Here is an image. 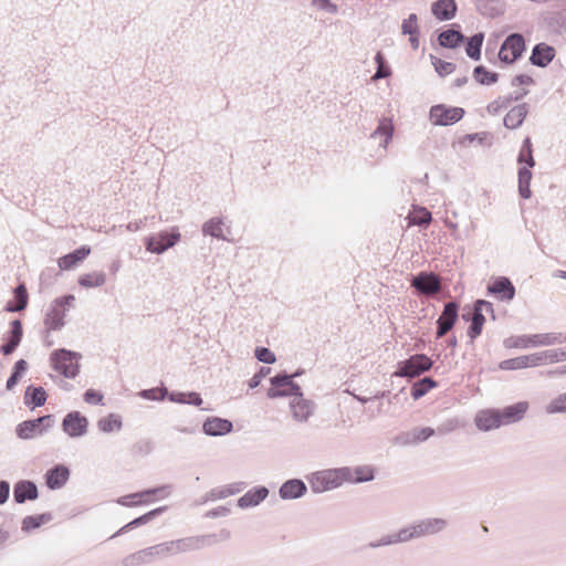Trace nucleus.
I'll use <instances>...</instances> for the list:
<instances>
[{"mask_svg": "<svg viewBox=\"0 0 566 566\" xmlns=\"http://www.w3.org/2000/svg\"><path fill=\"white\" fill-rule=\"evenodd\" d=\"M343 468L326 469L312 473L308 476L311 490L318 494L342 486L345 483Z\"/></svg>", "mask_w": 566, "mask_h": 566, "instance_id": "f257e3e1", "label": "nucleus"}, {"mask_svg": "<svg viewBox=\"0 0 566 566\" xmlns=\"http://www.w3.org/2000/svg\"><path fill=\"white\" fill-rule=\"evenodd\" d=\"M301 371L294 374L281 373L270 379L271 387L268 390L269 398L277 397H301L303 396L301 387L294 382V378L300 376Z\"/></svg>", "mask_w": 566, "mask_h": 566, "instance_id": "f03ea898", "label": "nucleus"}, {"mask_svg": "<svg viewBox=\"0 0 566 566\" xmlns=\"http://www.w3.org/2000/svg\"><path fill=\"white\" fill-rule=\"evenodd\" d=\"M172 556L199 551L207 546H212L218 543V538L216 534H206V535H197V536H188L179 539L169 541Z\"/></svg>", "mask_w": 566, "mask_h": 566, "instance_id": "7ed1b4c3", "label": "nucleus"}, {"mask_svg": "<svg viewBox=\"0 0 566 566\" xmlns=\"http://www.w3.org/2000/svg\"><path fill=\"white\" fill-rule=\"evenodd\" d=\"M432 365L430 356H409L408 359L399 363L398 369L392 376L412 379L429 370Z\"/></svg>", "mask_w": 566, "mask_h": 566, "instance_id": "20e7f679", "label": "nucleus"}, {"mask_svg": "<svg viewBox=\"0 0 566 566\" xmlns=\"http://www.w3.org/2000/svg\"><path fill=\"white\" fill-rule=\"evenodd\" d=\"M75 297L65 295L56 298L46 312L44 325L48 331H56L64 325L66 306H71Z\"/></svg>", "mask_w": 566, "mask_h": 566, "instance_id": "39448f33", "label": "nucleus"}, {"mask_svg": "<svg viewBox=\"0 0 566 566\" xmlns=\"http://www.w3.org/2000/svg\"><path fill=\"white\" fill-rule=\"evenodd\" d=\"M524 51V38L518 33H514L509 35L503 42L499 52V59L505 63H514Z\"/></svg>", "mask_w": 566, "mask_h": 566, "instance_id": "423d86ee", "label": "nucleus"}, {"mask_svg": "<svg viewBox=\"0 0 566 566\" xmlns=\"http://www.w3.org/2000/svg\"><path fill=\"white\" fill-rule=\"evenodd\" d=\"M464 115L461 107H449L446 105H434L430 109V120L433 125H452L459 122Z\"/></svg>", "mask_w": 566, "mask_h": 566, "instance_id": "0eeeda50", "label": "nucleus"}, {"mask_svg": "<svg viewBox=\"0 0 566 566\" xmlns=\"http://www.w3.org/2000/svg\"><path fill=\"white\" fill-rule=\"evenodd\" d=\"M87 427L88 420L80 411L69 412L62 420V429L71 438L85 436Z\"/></svg>", "mask_w": 566, "mask_h": 566, "instance_id": "6e6552de", "label": "nucleus"}, {"mask_svg": "<svg viewBox=\"0 0 566 566\" xmlns=\"http://www.w3.org/2000/svg\"><path fill=\"white\" fill-rule=\"evenodd\" d=\"M82 356H50V366L65 378L74 379L80 373L78 358Z\"/></svg>", "mask_w": 566, "mask_h": 566, "instance_id": "1a4fd4ad", "label": "nucleus"}, {"mask_svg": "<svg viewBox=\"0 0 566 566\" xmlns=\"http://www.w3.org/2000/svg\"><path fill=\"white\" fill-rule=\"evenodd\" d=\"M474 424L480 431L483 432L502 427L499 408H489L476 412L474 417Z\"/></svg>", "mask_w": 566, "mask_h": 566, "instance_id": "9d476101", "label": "nucleus"}, {"mask_svg": "<svg viewBox=\"0 0 566 566\" xmlns=\"http://www.w3.org/2000/svg\"><path fill=\"white\" fill-rule=\"evenodd\" d=\"M436 430L431 427H416L410 431L402 432L396 438V442L401 446H415L427 441L433 437Z\"/></svg>", "mask_w": 566, "mask_h": 566, "instance_id": "9b49d317", "label": "nucleus"}, {"mask_svg": "<svg viewBox=\"0 0 566 566\" xmlns=\"http://www.w3.org/2000/svg\"><path fill=\"white\" fill-rule=\"evenodd\" d=\"M411 285L420 293L432 295L441 290L439 277L433 273L421 272L411 281Z\"/></svg>", "mask_w": 566, "mask_h": 566, "instance_id": "f8f14e48", "label": "nucleus"}, {"mask_svg": "<svg viewBox=\"0 0 566 566\" xmlns=\"http://www.w3.org/2000/svg\"><path fill=\"white\" fill-rule=\"evenodd\" d=\"M554 356H515L513 358L500 363V368L503 370H516L526 367L541 366L547 358Z\"/></svg>", "mask_w": 566, "mask_h": 566, "instance_id": "ddd939ff", "label": "nucleus"}, {"mask_svg": "<svg viewBox=\"0 0 566 566\" xmlns=\"http://www.w3.org/2000/svg\"><path fill=\"white\" fill-rule=\"evenodd\" d=\"M180 239V233L175 231L171 233L160 232L148 239L146 248L153 253H163L168 248L172 247Z\"/></svg>", "mask_w": 566, "mask_h": 566, "instance_id": "4468645a", "label": "nucleus"}, {"mask_svg": "<svg viewBox=\"0 0 566 566\" xmlns=\"http://www.w3.org/2000/svg\"><path fill=\"white\" fill-rule=\"evenodd\" d=\"M306 493V483L297 478L286 480L279 489V496L284 501L301 499Z\"/></svg>", "mask_w": 566, "mask_h": 566, "instance_id": "2eb2a0df", "label": "nucleus"}, {"mask_svg": "<svg viewBox=\"0 0 566 566\" xmlns=\"http://www.w3.org/2000/svg\"><path fill=\"white\" fill-rule=\"evenodd\" d=\"M233 430V423L220 417H208L203 424L202 431L209 437H222L230 433Z\"/></svg>", "mask_w": 566, "mask_h": 566, "instance_id": "dca6fc26", "label": "nucleus"}, {"mask_svg": "<svg viewBox=\"0 0 566 566\" xmlns=\"http://www.w3.org/2000/svg\"><path fill=\"white\" fill-rule=\"evenodd\" d=\"M528 407L530 405L527 401H518L499 409L502 426H509L521 421L525 417Z\"/></svg>", "mask_w": 566, "mask_h": 566, "instance_id": "f3484780", "label": "nucleus"}, {"mask_svg": "<svg viewBox=\"0 0 566 566\" xmlns=\"http://www.w3.org/2000/svg\"><path fill=\"white\" fill-rule=\"evenodd\" d=\"M418 537H426L441 533L448 526V521L441 517H428L415 522Z\"/></svg>", "mask_w": 566, "mask_h": 566, "instance_id": "a211bd4d", "label": "nucleus"}, {"mask_svg": "<svg viewBox=\"0 0 566 566\" xmlns=\"http://www.w3.org/2000/svg\"><path fill=\"white\" fill-rule=\"evenodd\" d=\"M39 497L38 485L31 480H20L13 486V500L18 504Z\"/></svg>", "mask_w": 566, "mask_h": 566, "instance_id": "6ab92c4d", "label": "nucleus"}, {"mask_svg": "<svg viewBox=\"0 0 566 566\" xmlns=\"http://www.w3.org/2000/svg\"><path fill=\"white\" fill-rule=\"evenodd\" d=\"M70 478V469L64 464H55L44 475L45 485L50 490H59L65 485Z\"/></svg>", "mask_w": 566, "mask_h": 566, "instance_id": "aec40b11", "label": "nucleus"}, {"mask_svg": "<svg viewBox=\"0 0 566 566\" xmlns=\"http://www.w3.org/2000/svg\"><path fill=\"white\" fill-rule=\"evenodd\" d=\"M269 493L264 485L254 486L238 499V506L243 510L255 507L269 496Z\"/></svg>", "mask_w": 566, "mask_h": 566, "instance_id": "412c9836", "label": "nucleus"}, {"mask_svg": "<svg viewBox=\"0 0 566 566\" xmlns=\"http://www.w3.org/2000/svg\"><path fill=\"white\" fill-rule=\"evenodd\" d=\"M483 311H485V312H493L492 304L490 302H488V301H484V300L476 301L475 305H474V313H473V317H472V323H471V326L469 328V335L472 338L476 337L482 332V327H483V325L485 323V317L482 314Z\"/></svg>", "mask_w": 566, "mask_h": 566, "instance_id": "4be33fe9", "label": "nucleus"}, {"mask_svg": "<svg viewBox=\"0 0 566 566\" xmlns=\"http://www.w3.org/2000/svg\"><path fill=\"white\" fill-rule=\"evenodd\" d=\"M343 471H347L345 474V482L348 483H363L369 482L375 479V470L371 465H357L354 468L342 467Z\"/></svg>", "mask_w": 566, "mask_h": 566, "instance_id": "5701e85b", "label": "nucleus"}, {"mask_svg": "<svg viewBox=\"0 0 566 566\" xmlns=\"http://www.w3.org/2000/svg\"><path fill=\"white\" fill-rule=\"evenodd\" d=\"M458 317V305L453 302L448 303L444 306V310L440 317L438 318V332L437 335L443 336L447 334L454 325Z\"/></svg>", "mask_w": 566, "mask_h": 566, "instance_id": "b1692460", "label": "nucleus"}, {"mask_svg": "<svg viewBox=\"0 0 566 566\" xmlns=\"http://www.w3.org/2000/svg\"><path fill=\"white\" fill-rule=\"evenodd\" d=\"M556 51L546 43H538L534 46L530 61L541 67L547 66L555 57Z\"/></svg>", "mask_w": 566, "mask_h": 566, "instance_id": "393cba45", "label": "nucleus"}, {"mask_svg": "<svg viewBox=\"0 0 566 566\" xmlns=\"http://www.w3.org/2000/svg\"><path fill=\"white\" fill-rule=\"evenodd\" d=\"M22 338V324L20 321L15 319L10 324V332L8 336L4 338V343L1 345L0 350L2 354H11Z\"/></svg>", "mask_w": 566, "mask_h": 566, "instance_id": "a878e982", "label": "nucleus"}, {"mask_svg": "<svg viewBox=\"0 0 566 566\" xmlns=\"http://www.w3.org/2000/svg\"><path fill=\"white\" fill-rule=\"evenodd\" d=\"M291 409L295 420L307 421L314 411V403L301 397H294L291 401Z\"/></svg>", "mask_w": 566, "mask_h": 566, "instance_id": "bb28decb", "label": "nucleus"}, {"mask_svg": "<svg viewBox=\"0 0 566 566\" xmlns=\"http://www.w3.org/2000/svg\"><path fill=\"white\" fill-rule=\"evenodd\" d=\"M166 506H160V507H157V509H154L136 518H134L133 521H130L129 523H127L126 525H124L123 527H120L116 534H114V536H118V535H122L133 528H136L138 526H142V525H145L147 524L148 522H150L151 520H154L155 517L159 516L160 514H163L165 511H166Z\"/></svg>", "mask_w": 566, "mask_h": 566, "instance_id": "cd10ccee", "label": "nucleus"}, {"mask_svg": "<svg viewBox=\"0 0 566 566\" xmlns=\"http://www.w3.org/2000/svg\"><path fill=\"white\" fill-rule=\"evenodd\" d=\"M431 11L438 20H450L455 15L457 4L454 0H438L432 3Z\"/></svg>", "mask_w": 566, "mask_h": 566, "instance_id": "c85d7f7f", "label": "nucleus"}, {"mask_svg": "<svg viewBox=\"0 0 566 566\" xmlns=\"http://www.w3.org/2000/svg\"><path fill=\"white\" fill-rule=\"evenodd\" d=\"M489 293L496 294L501 300H512L515 295V289L511 281L506 277H501L494 281L488 287Z\"/></svg>", "mask_w": 566, "mask_h": 566, "instance_id": "c756f323", "label": "nucleus"}, {"mask_svg": "<svg viewBox=\"0 0 566 566\" xmlns=\"http://www.w3.org/2000/svg\"><path fill=\"white\" fill-rule=\"evenodd\" d=\"M401 30L403 34H409V42L413 50L419 48V25L418 18L415 13H411L407 19L402 21Z\"/></svg>", "mask_w": 566, "mask_h": 566, "instance_id": "7c9ffc66", "label": "nucleus"}, {"mask_svg": "<svg viewBox=\"0 0 566 566\" xmlns=\"http://www.w3.org/2000/svg\"><path fill=\"white\" fill-rule=\"evenodd\" d=\"M91 253L88 247H82L74 252L66 254L59 259V268L61 270H70L74 268L78 262L83 261Z\"/></svg>", "mask_w": 566, "mask_h": 566, "instance_id": "2f4dec72", "label": "nucleus"}, {"mask_svg": "<svg viewBox=\"0 0 566 566\" xmlns=\"http://www.w3.org/2000/svg\"><path fill=\"white\" fill-rule=\"evenodd\" d=\"M48 399V394L44 390L43 387H35L33 385H30L25 389L24 394V403L27 406L35 407H42Z\"/></svg>", "mask_w": 566, "mask_h": 566, "instance_id": "473e14b6", "label": "nucleus"}, {"mask_svg": "<svg viewBox=\"0 0 566 566\" xmlns=\"http://www.w3.org/2000/svg\"><path fill=\"white\" fill-rule=\"evenodd\" d=\"M527 115V107L525 104H518L512 107L504 117V125L514 129L521 126Z\"/></svg>", "mask_w": 566, "mask_h": 566, "instance_id": "72a5a7b5", "label": "nucleus"}, {"mask_svg": "<svg viewBox=\"0 0 566 566\" xmlns=\"http://www.w3.org/2000/svg\"><path fill=\"white\" fill-rule=\"evenodd\" d=\"M150 497H151V494L147 493V489H146V490H143V491H139L136 493L120 496L117 500V503L123 506H137V505H142V504L151 502Z\"/></svg>", "mask_w": 566, "mask_h": 566, "instance_id": "f704fd0d", "label": "nucleus"}, {"mask_svg": "<svg viewBox=\"0 0 566 566\" xmlns=\"http://www.w3.org/2000/svg\"><path fill=\"white\" fill-rule=\"evenodd\" d=\"M51 513H42L38 515H28L22 520V531L30 532L32 530L39 528L42 525L52 521Z\"/></svg>", "mask_w": 566, "mask_h": 566, "instance_id": "c9c22d12", "label": "nucleus"}, {"mask_svg": "<svg viewBox=\"0 0 566 566\" xmlns=\"http://www.w3.org/2000/svg\"><path fill=\"white\" fill-rule=\"evenodd\" d=\"M149 563L172 556L169 541L146 547Z\"/></svg>", "mask_w": 566, "mask_h": 566, "instance_id": "e433bc0d", "label": "nucleus"}, {"mask_svg": "<svg viewBox=\"0 0 566 566\" xmlns=\"http://www.w3.org/2000/svg\"><path fill=\"white\" fill-rule=\"evenodd\" d=\"M123 427L122 418L118 415L109 413L97 421V428L104 433L119 431Z\"/></svg>", "mask_w": 566, "mask_h": 566, "instance_id": "4c0bfd02", "label": "nucleus"}, {"mask_svg": "<svg viewBox=\"0 0 566 566\" xmlns=\"http://www.w3.org/2000/svg\"><path fill=\"white\" fill-rule=\"evenodd\" d=\"M28 291L23 284L14 290V302H8L6 310L8 312L22 311L28 304Z\"/></svg>", "mask_w": 566, "mask_h": 566, "instance_id": "58836bf2", "label": "nucleus"}, {"mask_svg": "<svg viewBox=\"0 0 566 566\" xmlns=\"http://www.w3.org/2000/svg\"><path fill=\"white\" fill-rule=\"evenodd\" d=\"M436 386L437 382L431 377H423L413 382L410 395L415 400H418L426 396L429 392V390Z\"/></svg>", "mask_w": 566, "mask_h": 566, "instance_id": "ea45409f", "label": "nucleus"}, {"mask_svg": "<svg viewBox=\"0 0 566 566\" xmlns=\"http://www.w3.org/2000/svg\"><path fill=\"white\" fill-rule=\"evenodd\" d=\"M15 433L20 439L29 440L36 436H41L40 429L35 426L33 419L24 420L15 428Z\"/></svg>", "mask_w": 566, "mask_h": 566, "instance_id": "a19ab883", "label": "nucleus"}, {"mask_svg": "<svg viewBox=\"0 0 566 566\" xmlns=\"http://www.w3.org/2000/svg\"><path fill=\"white\" fill-rule=\"evenodd\" d=\"M438 41L441 46L453 49L463 41V35L459 31L449 29L439 34Z\"/></svg>", "mask_w": 566, "mask_h": 566, "instance_id": "79ce46f5", "label": "nucleus"}, {"mask_svg": "<svg viewBox=\"0 0 566 566\" xmlns=\"http://www.w3.org/2000/svg\"><path fill=\"white\" fill-rule=\"evenodd\" d=\"M27 370L28 363L24 359H19L18 361H15L11 375L7 380L6 388L8 390H12L18 385V382L23 377Z\"/></svg>", "mask_w": 566, "mask_h": 566, "instance_id": "37998d69", "label": "nucleus"}, {"mask_svg": "<svg viewBox=\"0 0 566 566\" xmlns=\"http://www.w3.org/2000/svg\"><path fill=\"white\" fill-rule=\"evenodd\" d=\"M409 224H429L431 222V212L424 207H413L408 216Z\"/></svg>", "mask_w": 566, "mask_h": 566, "instance_id": "c03bdc74", "label": "nucleus"}, {"mask_svg": "<svg viewBox=\"0 0 566 566\" xmlns=\"http://www.w3.org/2000/svg\"><path fill=\"white\" fill-rule=\"evenodd\" d=\"M203 233L214 238L226 239V224L221 219L212 218L203 224Z\"/></svg>", "mask_w": 566, "mask_h": 566, "instance_id": "a18cd8bd", "label": "nucleus"}, {"mask_svg": "<svg viewBox=\"0 0 566 566\" xmlns=\"http://www.w3.org/2000/svg\"><path fill=\"white\" fill-rule=\"evenodd\" d=\"M105 281L106 277L103 272L86 273L78 277V284L87 289L102 286Z\"/></svg>", "mask_w": 566, "mask_h": 566, "instance_id": "49530a36", "label": "nucleus"}, {"mask_svg": "<svg viewBox=\"0 0 566 566\" xmlns=\"http://www.w3.org/2000/svg\"><path fill=\"white\" fill-rule=\"evenodd\" d=\"M531 167H521L518 170V190L523 198H530L531 189L530 184L532 179Z\"/></svg>", "mask_w": 566, "mask_h": 566, "instance_id": "de8ad7c7", "label": "nucleus"}, {"mask_svg": "<svg viewBox=\"0 0 566 566\" xmlns=\"http://www.w3.org/2000/svg\"><path fill=\"white\" fill-rule=\"evenodd\" d=\"M483 39L484 36L482 33L474 34L473 36L470 38L465 48L468 56H470L473 60L480 59Z\"/></svg>", "mask_w": 566, "mask_h": 566, "instance_id": "09e8293b", "label": "nucleus"}, {"mask_svg": "<svg viewBox=\"0 0 566 566\" xmlns=\"http://www.w3.org/2000/svg\"><path fill=\"white\" fill-rule=\"evenodd\" d=\"M122 564L123 566H139L150 564L146 548L125 556L122 560Z\"/></svg>", "mask_w": 566, "mask_h": 566, "instance_id": "8fccbe9b", "label": "nucleus"}, {"mask_svg": "<svg viewBox=\"0 0 566 566\" xmlns=\"http://www.w3.org/2000/svg\"><path fill=\"white\" fill-rule=\"evenodd\" d=\"M430 59L436 72L442 77L452 74L455 70V64L451 62L443 61L434 55H430Z\"/></svg>", "mask_w": 566, "mask_h": 566, "instance_id": "3c124183", "label": "nucleus"}, {"mask_svg": "<svg viewBox=\"0 0 566 566\" xmlns=\"http://www.w3.org/2000/svg\"><path fill=\"white\" fill-rule=\"evenodd\" d=\"M395 536L397 538V543H407L419 538L415 523L400 528L395 533Z\"/></svg>", "mask_w": 566, "mask_h": 566, "instance_id": "603ef678", "label": "nucleus"}, {"mask_svg": "<svg viewBox=\"0 0 566 566\" xmlns=\"http://www.w3.org/2000/svg\"><path fill=\"white\" fill-rule=\"evenodd\" d=\"M547 413L566 412V392L551 400L546 406Z\"/></svg>", "mask_w": 566, "mask_h": 566, "instance_id": "864d4df0", "label": "nucleus"}, {"mask_svg": "<svg viewBox=\"0 0 566 566\" xmlns=\"http://www.w3.org/2000/svg\"><path fill=\"white\" fill-rule=\"evenodd\" d=\"M166 395H168L166 387L144 389L139 392V396L147 400H163L166 398Z\"/></svg>", "mask_w": 566, "mask_h": 566, "instance_id": "5fc2aeb1", "label": "nucleus"}, {"mask_svg": "<svg viewBox=\"0 0 566 566\" xmlns=\"http://www.w3.org/2000/svg\"><path fill=\"white\" fill-rule=\"evenodd\" d=\"M475 80L481 84H492L497 80V75L488 72L483 66H478L474 70Z\"/></svg>", "mask_w": 566, "mask_h": 566, "instance_id": "6e6d98bb", "label": "nucleus"}, {"mask_svg": "<svg viewBox=\"0 0 566 566\" xmlns=\"http://www.w3.org/2000/svg\"><path fill=\"white\" fill-rule=\"evenodd\" d=\"M518 161H525L528 167L534 166V158L532 155V144L530 138H526L523 143L522 149L520 151Z\"/></svg>", "mask_w": 566, "mask_h": 566, "instance_id": "4d7b16f0", "label": "nucleus"}, {"mask_svg": "<svg viewBox=\"0 0 566 566\" xmlns=\"http://www.w3.org/2000/svg\"><path fill=\"white\" fill-rule=\"evenodd\" d=\"M103 399H104V395L101 391L92 389V388L87 389L83 394V400L86 403L92 405V406L104 405Z\"/></svg>", "mask_w": 566, "mask_h": 566, "instance_id": "13d9d810", "label": "nucleus"}, {"mask_svg": "<svg viewBox=\"0 0 566 566\" xmlns=\"http://www.w3.org/2000/svg\"><path fill=\"white\" fill-rule=\"evenodd\" d=\"M395 544H398L397 538L395 536V533H391V534H386L376 541L369 542L367 544V547L374 549V548H379L382 546H389V545H395Z\"/></svg>", "mask_w": 566, "mask_h": 566, "instance_id": "bf43d9fd", "label": "nucleus"}, {"mask_svg": "<svg viewBox=\"0 0 566 566\" xmlns=\"http://www.w3.org/2000/svg\"><path fill=\"white\" fill-rule=\"evenodd\" d=\"M271 373V368L266 366L260 367V369L253 375V377L249 380V387L251 389L256 388L263 378H265Z\"/></svg>", "mask_w": 566, "mask_h": 566, "instance_id": "052dcab7", "label": "nucleus"}, {"mask_svg": "<svg viewBox=\"0 0 566 566\" xmlns=\"http://www.w3.org/2000/svg\"><path fill=\"white\" fill-rule=\"evenodd\" d=\"M172 486L170 484H164L155 488L147 489V493L151 494V496H158L159 499H165L171 493Z\"/></svg>", "mask_w": 566, "mask_h": 566, "instance_id": "680f3d73", "label": "nucleus"}, {"mask_svg": "<svg viewBox=\"0 0 566 566\" xmlns=\"http://www.w3.org/2000/svg\"><path fill=\"white\" fill-rule=\"evenodd\" d=\"M228 490L224 486L211 489L207 494L205 501H214L228 497Z\"/></svg>", "mask_w": 566, "mask_h": 566, "instance_id": "e2e57ef3", "label": "nucleus"}, {"mask_svg": "<svg viewBox=\"0 0 566 566\" xmlns=\"http://www.w3.org/2000/svg\"><path fill=\"white\" fill-rule=\"evenodd\" d=\"M52 415H46L33 419V421H35V426L38 427V429H40V432L43 433L51 427L50 422L52 421Z\"/></svg>", "mask_w": 566, "mask_h": 566, "instance_id": "0e129e2a", "label": "nucleus"}, {"mask_svg": "<svg viewBox=\"0 0 566 566\" xmlns=\"http://www.w3.org/2000/svg\"><path fill=\"white\" fill-rule=\"evenodd\" d=\"M230 509L227 506H218L212 509L206 513V517L208 518H217L222 516H228L230 514Z\"/></svg>", "mask_w": 566, "mask_h": 566, "instance_id": "69168bd1", "label": "nucleus"}, {"mask_svg": "<svg viewBox=\"0 0 566 566\" xmlns=\"http://www.w3.org/2000/svg\"><path fill=\"white\" fill-rule=\"evenodd\" d=\"M10 496V483L6 480H0V505L4 504Z\"/></svg>", "mask_w": 566, "mask_h": 566, "instance_id": "338daca9", "label": "nucleus"}, {"mask_svg": "<svg viewBox=\"0 0 566 566\" xmlns=\"http://www.w3.org/2000/svg\"><path fill=\"white\" fill-rule=\"evenodd\" d=\"M202 402H203L202 398L200 397V395L198 392L190 391L187 395L185 405H192V406L199 407L202 405Z\"/></svg>", "mask_w": 566, "mask_h": 566, "instance_id": "774afa93", "label": "nucleus"}]
</instances>
